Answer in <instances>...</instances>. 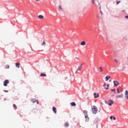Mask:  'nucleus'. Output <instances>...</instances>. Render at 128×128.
I'll use <instances>...</instances> for the list:
<instances>
[{
    "instance_id": "obj_1",
    "label": "nucleus",
    "mask_w": 128,
    "mask_h": 128,
    "mask_svg": "<svg viewBox=\"0 0 128 128\" xmlns=\"http://www.w3.org/2000/svg\"><path fill=\"white\" fill-rule=\"evenodd\" d=\"M92 112L94 114H96L98 112V108L94 106L92 108Z\"/></svg>"
},
{
    "instance_id": "obj_2",
    "label": "nucleus",
    "mask_w": 128,
    "mask_h": 128,
    "mask_svg": "<svg viewBox=\"0 0 128 128\" xmlns=\"http://www.w3.org/2000/svg\"><path fill=\"white\" fill-rule=\"evenodd\" d=\"M8 84H10V81H8V80H6L4 82V86H8Z\"/></svg>"
},
{
    "instance_id": "obj_3",
    "label": "nucleus",
    "mask_w": 128,
    "mask_h": 128,
    "mask_svg": "<svg viewBox=\"0 0 128 128\" xmlns=\"http://www.w3.org/2000/svg\"><path fill=\"white\" fill-rule=\"evenodd\" d=\"M108 102H110V103H108V102H106V104H108V106H110L114 104V100H110Z\"/></svg>"
},
{
    "instance_id": "obj_4",
    "label": "nucleus",
    "mask_w": 128,
    "mask_h": 128,
    "mask_svg": "<svg viewBox=\"0 0 128 128\" xmlns=\"http://www.w3.org/2000/svg\"><path fill=\"white\" fill-rule=\"evenodd\" d=\"M113 82L114 84V86H118L120 84V82H118V81L114 80Z\"/></svg>"
},
{
    "instance_id": "obj_5",
    "label": "nucleus",
    "mask_w": 128,
    "mask_h": 128,
    "mask_svg": "<svg viewBox=\"0 0 128 128\" xmlns=\"http://www.w3.org/2000/svg\"><path fill=\"white\" fill-rule=\"evenodd\" d=\"M124 98V94H121L116 96V98Z\"/></svg>"
},
{
    "instance_id": "obj_6",
    "label": "nucleus",
    "mask_w": 128,
    "mask_h": 128,
    "mask_svg": "<svg viewBox=\"0 0 128 128\" xmlns=\"http://www.w3.org/2000/svg\"><path fill=\"white\" fill-rule=\"evenodd\" d=\"M125 96L126 100H128V90H126L125 92Z\"/></svg>"
},
{
    "instance_id": "obj_7",
    "label": "nucleus",
    "mask_w": 128,
    "mask_h": 128,
    "mask_svg": "<svg viewBox=\"0 0 128 128\" xmlns=\"http://www.w3.org/2000/svg\"><path fill=\"white\" fill-rule=\"evenodd\" d=\"M94 96L95 98H96L100 96V95L98 94H96V93H94Z\"/></svg>"
},
{
    "instance_id": "obj_8",
    "label": "nucleus",
    "mask_w": 128,
    "mask_h": 128,
    "mask_svg": "<svg viewBox=\"0 0 128 128\" xmlns=\"http://www.w3.org/2000/svg\"><path fill=\"white\" fill-rule=\"evenodd\" d=\"M82 66H79L78 68V69H77V70H76V74H78V70H82Z\"/></svg>"
},
{
    "instance_id": "obj_9",
    "label": "nucleus",
    "mask_w": 128,
    "mask_h": 128,
    "mask_svg": "<svg viewBox=\"0 0 128 128\" xmlns=\"http://www.w3.org/2000/svg\"><path fill=\"white\" fill-rule=\"evenodd\" d=\"M86 42L85 41H82L80 42V46H84V45L86 44Z\"/></svg>"
},
{
    "instance_id": "obj_10",
    "label": "nucleus",
    "mask_w": 128,
    "mask_h": 128,
    "mask_svg": "<svg viewBox=\"0 0 128 128\" xmlns=\"http://www.w3.org/2000/svg\"><path fill=\"white\" fill-rule=\"evenodd\" d=\"M84 114L85 116H88V111H86V110H84Z\"/></svg>"
},
{
    "instance_id": "obj_11",
    "label": "nucleus",
    "mask_w": 128,
    "mask_h": 128,
    "mask_svg": "<svg viewBox=\"0 0 128 128\" xmlns=\"http://www.w3.org/2000/svg\"><path fill=\"white\" fill-rule=\"evenodd\" d=\"M38 19L39 20H42V18H44V16L42 15H39L38 16Z\"/></svg>"
},
{
    "instance_id": "obj_12",
    "label": "nucleus",
    "mask_w": 128,
    "mask_h": 128,
    "mask_svg": "<svg viewBox=\"0 0 128 128\" xmlns=\"http://www.w3.org/2000/svg\"><path fill=\"white\" fill-rule=\"evenodd\" d=\"M110 78V76H106V82H108V79Z\"/></svg>"
},
{
    "instance_id": "obj_13",
    "label": "nucleus",
    "mask_w": 128,
    "mask_h": 128,
    "mask_svg": "<svg viewBox=\"0 0 128 128\" xmlns=\"http://www.w3.org/2000/svg\"><path fill=\"white\" fill-rule=\"evenodd\" d=\"M64 126L66 128H68V126H70V124H68V122H66L64 123Z\"/></svg>"
},
{
    "instance_id": "obj_14",
    "label": "nucleus",
    "mask_w": 128,
    "mask_h": 128,
    "mask_svg": "<svg viewBox=\"0 0 128 128\" xmlns=\"http://www.w3.org/2000/svg\"><path fill=\"white\" fill-rule=\"evenodd\" d=\"M52 110L54 112L55 114H56V107L52 108Z\"/></svg>"
},
{
    "instance_id": "obj_15",
    "label": "nucleus",
    "mask_w": 128,
    "mask_h": 128,
    "mask_svg": "<svg viewBox=\"0 0 128 128\" xmlns=\"http://www.w3.org/2000/svg\"><path fill=\"white\" fill-rule=\"evenodd\" d=\"M70 105L72 106H76V102H72L70 103Z\"/></svg>"
},
{
    "instance_id": "obj_16",
    "label": "nucleus",
    "mask_w": 128,
    "mask_h": 128,
    "mask_svg": "<svg viewBox=\"0 0 128 128\" xmlns=\"http://www.w3.org/2000/svg\"><path fill=\"white\" fill-rule=\"evenodd\" d=\"M16 68H20V63L16 62Z\"/></svg>"
},
{
    "instance_id": "obj_17",
    "label": "nucleus",
    "mask_w": 128,
    "mask_h": 128,
    "mask_svg": "<svg viewBox=\"0 0 128 128\" xmlns=\"http://www.w3.org/2000/svg\"><path fill=\"white\" fill-rule=\"evenodd\" d=\"M85 118H86V122H88V120H90V118H88V116H85Z\"/></svg>"
},
{
    "instance_id": "obj_18",
    "label": "nucleus",
    "mask_w": 128,
    "mask_h": 128,
    "mask_svg": "<svg viewBox=\"0 0 128 128\" xmlns=\"http://www.w3.org/2000/svg\"><path fill=\"white\" fill-rule=\"evenodd\" d=\"M40 76H46V74H44V73H42L40 74Z\"/></svg>"
},
{
    "instance_id": "obj_19",
    "label": "nucleus",
    "mask_w": 128,
    "mask_h": 128,
    "mask_svg": "<svg viewBox=\"0 0 128 128\" xmlns=\"http://www.w3.org/2000/svg\"><path fill=\"white\" fill-rule=\"evenodd\" d=\"M107 88L104 87L105 90H108V88H110V84H108Z\"/></svg>"
},
{
    "instance_id": "obj_20",
    "label": "nucleus",
    "mask_w": 128,
    "mask_h": 128,
    "mask_svg": "<svg viewBox=\"0 0 128 128\" xmlns=\"http://www.w3.org/2000/svg\"><path fill=\"white\" fill-rule=\"evenodd\" d=\"M99 69L100 70V72H102V67H100Z\"/></svg>"
},
{
    "instance_id": "obj_21",
    "label": "nucleus",
    "mask_w": 128,
    "mask_h": 128,
    "mask_svg": "<svg viewBox=\"0 0 128 128\" xmlns=\"http://www.w3.org/2000/svg\"><path fill=\"white\" fill-rule=\"evenodd\" d=\"M32 102L34 103V102H36V100L35 99H32Z\"/></svg>"
},
{
    "instance_id": "obj_22",
    "label": "nucleus",
    "mask_w": 128,
    "mask_h": 128,
    "mask_svg": "<svg viewBox=\"0 0 128 128\" xmlns=\"http://www.w3.org/2000/svg\"><path fill=\"white\" fill-rule=\"evenodd\" d=\"M46 44V41L44 40L43 42L41 44V46H44Z\"/></svg>"
},
{
    "instance_id": "obj_23",
    "label": "nucleus",
    "mask_w": 128,
    "mask_h": 128,
    "mask_svg": "<svg viewBox=\"0 0 128 128\" xmlns=\"http://www.w3.org/2000/svg\"><path fill=\"white\" fill-rule=\"evenodd\" d=\"M111 92H114V94H116V89H112Z\"/></svg>"
},
{
    "instance_id": "obj_24",
    "label": "nucleus",
    "mask_w": 128,
    "mask_h": 128,
    "mask_svg": "<svg viewBox=\"0 0 128 128\" xmlns=\"http://www.w3.org/2000/svg\"><path fill=\"white\" fill-rule=\"evenodd\" d=\"M58 10H62V6H60V5L59 6Z\"/></svg>"
},
{
    "instance_id": "obj_25",
    "label": "nucleus",
    "mask_w": 128,
    "mask_h": 128,
    "mask_svg": "<svg viewBox=\"0 0 128 128\" xmlns=\"http://www.w3.org/2000/svg\"><path fill=\"white\" fill-rule=\"evenodd\" d=\"M13 106H14V108L15 110H16L17 107H16V104H14Z\"/></svg>"
},
{
    "instance_id": "obj_26",
    "label": "nucleus",
    "mask_w": 128,
    "mask_h": 128,
    "mask_svg": "<svg viewBox=\"0 0 128 128\" xmlns=\"http://www.w3.org/2000/svg\"><path fill=\"white\" fill-rule=\"evenodd\" d=\"M117 92L118 94H120V89L118 88H117Z\"/></svg>"
},
{
    "instance_id": "obj_27",
    "label": "nucleus",
    "mask_w": 128,
    "mask_h": 128,
    "mask_svg": "<svg viewBox=\"0 0 128 128\" xmlns=\"http://www.w3.org/2000/svg\"><path fill=\"white\" fill-rule=\"evenodd\" d=\"M6 68H10V66L9 65H6Z\"/></svg>"
},
{
    "instance_id": "obj_28",
    "label": "nucleus",
    "mask_w": 128,
    "mask_h": 128,
    "mask_svg": "<svg viewBox=\"0 0 128 128\" xmlns=\"http://www.w3.org/2000/svg\"><path fill=\"white\" fill-rule=\"evenodd\" d=\"M114 62H116L118 64V60L116 59H114Z\"/></svg>"
},
{
    "instance_id": "obj_29",
    "label": "nucleus",
    "mask_w": 128,
    "mask_h": 128,
    "mask_svg": "<svg viewBox=\"0 0 128 128\" xmlns=\"http://www.w3.org/2000/svg\"><path fill=\"white\" fill-rule=\"evenodd\" d=\"M113 118H114V116H110V120H112Z\"/></svg>"
},
{
    "instance_id": "obj_30",
    "label": "nucleus",
    "mask_w": 128,
    "mask_h": 128,
    "mask_svg": "<svg viewBox=\"0 0 128 128\" xmlns=\"http://www.w3.org/2000/svg\"><path fill=\"white\" fill-rule=\"evenodd\" d=\"M120 1H118V2H116V4H120Z\"/></svg>"
},
{
    "instance_id": "obj_31",
    "label": "nucleus",
    "mask_w": 128,
    "mask_h": 128,
    "mask_svg": "<svg viewBox=\"0 0 128 128\" xmlns=\"http://www.w3.org/2000/svg\"><path fill=\"white\" fill-rule=\"evenodd\" d=\"M4 92H8V90H4Z\"/></svg>"
},
{
    "instance_id": "obj_32",
    "label": "nucleus",
    "mask_w": 128,
    "mask_h": 128,
    "mask_svg": "<svg viewBox=\"0 0 128 128\" xmlns=\"http://www.w3.org/2000/svg\"><path fill=\"white\" fill-rule=\"evenodd\" d=\"M95 0H92V4H94Z\"/></svg>"
},
{
    "instance_id": "obj_33",
    "label": "nucleus",
    "mask_w": 128,
    "mask_h": 128,
    "mask_svg": "<svg viewBox=\"0 0 128 128\" xmlns=\"http://www.w3.org/2000/svg\"><path fill=\"white\" fill-rule=\"evenodd\" d=\"M113 119L114 120H116V118L115 117L113 116Z\"/></svg>"
},
{
    "instance_id": "obj_34",
    "label": "nucleus",
    "mask_w": 128,
    "mask_h": 128,
    "mask_svg": "<svg viewBox=\"0 0 128 128\" xmlns=\"http://www.w3.org/2000/svg\"><path fill=\"white\" fill-rule=\"evenodd\" d=\"M106 86V83L104 84L103 86Z\"/></svg>"
},
{
    "instance_id": "obj_35",
    "label": "nucleus",
    "mask_w": 128,
    "mask_h": 128,
    "mask_svg": "<svg viewBox=\"0 0 128 128\" xmlns=\"http://www.w3.org/2000/svg\"><path fill=\"white\" fill-rule=\"evenodd\" d=\"M80 66H81V68H82V64H81Z\"/></svg>"
},
{
    "instance_id": "obj_36",
    "label": "nucleus",
    "mask_w": 128,
    "mask_h": 128,
    "mask_svg": "<svg viewBox=\"0 0 128 128\" xmlns=\"http://www.w3.org/2000/svg\"><path fill=\"white\" fill-rule=\"evenodd\" d=\"M100 14H102V12L100 11Z\"/></svg>"
},
{
    "instance_id": "obj_37",
    "label": "nucleus",
    "mask_w": 128,
    "mask_h": 128,
    "mask_svg": "<svg viewBox=\"0 0 128 128\" xmlns=\"http://www.w3.org/2000/svg\"><path fill=\"white\" fill-rule=\"evenodd\" d=\"M125 18H128V16H126Z\"/></svg>"
},
{
    "instance_id": "obj_38",
    "label": "nucleus",
    "mask_w": 128,
    "mask_h": 128,
    "mask_svg": "<svg viewBox=\"0 0 128 128\" xmlns=\"http://www.w3.org/2000/svg\"><path fill=\"white\" fill-rule=\"evenodd\" d=\"M36 2H40V0H35Z\"/></svg>"
},
{
    "instance_id": "obj_39",
    "label": "nucleus",
    "mask_w": 128,
    "mask_h": 128,
    "mask_svg": "<svg viewBox=\"0 0 128 128\" xmlns=\"http://www.w3.org/2000/svg\"><path fill=\"white\" fill-rule=\"evenodd\" d=\"M37 102V104H38V101H36Z\"/></svg>"
},
{
    "instance_id": "obj_40",
    "label": "nucleus",
    "mask_w": 128,
    "mask_h": 128,
    "mask_svg": "<svg viewBox=\"0 0 128 128\" xmlns=\"http://www.w3.org/2000/svg\"><path fill=\"white\" fill-rule=\"evenodd\" d=\"M112 96H114V94L112 95Z\"/></svg>"
},
{
    "instance_id": "obj_41",
    "label": "nucleus",
    "mask_w": 128,
    "mask_h": 128,
    "mask_svg": "<svg viewBox=\"0 0 128 128\" xmlns=\"http://www.w3.org/2000/svg\"><path fill=\"white\" fill-rule=\"evenodd\" d=\"M110 82H112V80H110Z\"/></svg>"
},
{
    "instance_id": "obj_42",
    "label": "nucleus",
    "mask_w": 128,
    "mask_h": 128,
    "mask_svg": "<svg viewBox=\"0 0 128 128\" xmlns=\"http://www.w3.org/2000/svg\"><path fill=\"white\" fill-rule=\"evenodd\" d=\"M100 8H101L100 6Z\"/></svg>"
},
{
    "instance_id": "obj_43",
    "label": "nucleus",
    "mask_w": 128,
    "mask_h": 128,
    "mask_svg": "<svg viewBox=\"0 0 128 128\" xmlns=\"http://www.w3.org/2000/svg\"><path fill=\"white\" fill-rule=\"evenodd\" d=\"M106 40H108V38H106Z\"/></svg>"
},
{
    "instance_id": "obj_44",
    "label": "nucleus",
    "mask_w": 128,
    "mask_h": 128,
    "mask_svg": "<svg viewBox=\"0 0 128 128\" xmlns=\"http://www.w3.org/2000/svg\"><path fill=\"white\" fill-rule=\"evenodd\" d=\"M127 60H128V58H127Z\"/></svg>"
},
{
    "instance_id": "obj_45",
    "label": "nucleus",
    "mask_w": 128,
    "mask_h": 128,
    "mask_svg": "<svg viewBox=\"0 0 128 128\" xmlns=\"http://www.w3.org/2000/svg\"><path fill=\"white\" fill-rule=\"evenodd\" d=\"M106 88H107V86Z\"/></svg>"
}]
</instances>
